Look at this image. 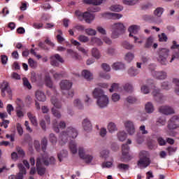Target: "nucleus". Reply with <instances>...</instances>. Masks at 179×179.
<instances>
[{
  "instance_id": "f257e3e1",
  "label": "nucleus",
  "mask_w": 179,
  "mask_h": 179,
  "mask_svg": "<svg viewBox=\"0 0 179 179\" xmlns=\"http://www.w3.org/2000/svg\"><path fill=\"white\" fill-rule=\"evenodd\" d=\"M93 97L96 99V105L100 108H104L108 106L110 99L108 96L104 94V90L100 88H95L92 92Z\"/></svg>"
},
{
  "instance_id": "f03ea898",
  "label": "nucleus",
  "mask_w": 179,
  "mask_h": 179,
  "mask_svg": "<svg viewBox=\"0 0 179 179\" xmlns=\"http://www.w3.org/2000/svg\"><path fill=\"white\" fill-rule=\"evenodd\" d=\"M77 136L78 130L72 127H69L60 134L59 136V143L62 145H65L71 138L72 139H75Z\"/></svg>"
},
{
  "instance_id": "7ed1b4c3",
  "label": "nucleus",
  "mask_w": 179,
  "mask_h": 179,
  "mask_svg": "<svg viewBox=\"0 0 179 179\" xmlns=\"http://www.w3.org/2000/svg\"><path fill=\"white\" fill-rule=\"evenodd\" d=\"M169 55H170V50L167 48H159L157 50V62L161 65H167L169 64V62L167 61Z\"/></svg>"
},
{
  "instance_id": "20e7f679",
  "label": "nucleus",
  "mask_w": 179,
  "mask_h": 179,
  "mask_svg": "<svg viewBox=\"0 0 179 179\" xmlns=\"http://www.w3.org/2000/svg\"><path fill=\"white\" fill-rule=\"evenodd\" d=\"M140 159L137 162V165L140 169H146L150 164V159L149 158V152L146 151H141L139 153Z\"/></svg>"
},
{
  "instance_id": "39448f33",
  "label": "nucleus",
  "mask_w": 179,
  "mask_h": 179,
  "mask_svg": "<svg viewBox=\"0 0 179 179\" xmlns=\"http://www.w3.org/2000/svg\"><path fill=\"white\" fill-rule=\"evenodd\" d=\"M111 38H118L120 36L124 33V30H125V26H124V24L122 22H117L111 25Z\"/></svg>"
},
{
  "instance_id": "423d86ee",
  "label": "nucleus",
  "mask_w": 179,
  "mask_h": 179,
  "mask_svg": "<svg viewBox=\"0 0 179 179\" xmlns=\"http://www.w3.org/2000/svg\"><path fill=\"white\" fill-rule=\"evenodd\" d=\"M141 30V27L139 25H131L129 27L128 31H129V37H133L134 39V43H138V44H142V41H138L139 38L136 37L134 34H138V31Z\"/></svg>"
},
{
  "instance_id": "0eeeda50",
  "label": "nucleus",
  "mask_w": 179,
  "mask_h": 179,
  "mask_svg": "<svg viewBox=\"0 0 179 179\" xmlns=\"http://www.w3.org/2000/svg\"><path fill=\"white\" fill-rule=\"evenodd\" d=\"M76 16H78L79 20H83L84 19L86 23H92V22L94 20V15L88 12L82 13L80 11L77 10L76 11Z\"/></svg>"
},
{
  "instance_id": "6e6552de",
  "label": "nucleus",
  "mask_w": 179,
  "mask_h": 179,
  "mask_svg": "<svg viewBox=\"0 0 179 179\" xmlns=\"http://www.w3.org/2000/svg\"><path fill=\"white\" fill-rule=\"evenodd\" d=\"M50 65H52V66H59V63L64 64V59L58 54L52 55L50 57Z\"/></svg>"
},
{
  "instance_id": "1a4fd4ad",
  "label": "nucleus",
  "mask_w": 179,
  "mask_h": 179,
  "mask_svg": "<svg viewBox=\"0 0 179 179\" xmlns=\"http://www.w3.org/2000/svg\"><path fill=\"white\" fill-rule=\"evenodd\" d=\"M0 89L1 90L2 97H5V96H6V94L5 93L6 92H7L9 96H12V90L10 89V87H9V83L8 82L3 81L1 84Z\"/></svg>"
},
{
  "instance_id": "9d476101",
  "label": "nucleus",
  "mask_w": 179,
  "mask_h": 179,
  "mask_svg": "<svg viewBox=\"0 0 179 179\" xmlns=\"http://www.w3.org/2000/svg\"><path fill=\"white\" fill-rule=\"evenodd\" d=\"M152 76L157 80H164L167 79V73L165 71H152Z\"/></svg>"
},
{
  "instance_id": "9b49d317",
  "label": "nucleus",
  "mask_w": 179,
  "mask_h": 179,
  "mask_svg": "<svg viewBox=\"0 0 179 179\" xmlns=\"http://www.w3.org/2000/svg\"><path fill=\"white\" fill-rule=\"evenodd\" d=\"M78 155L81 159L85 160V163H92L93 160V157L89 155L85 152V150L83 148L78 149Z\"/></svg>"
},
{
  "instance_id": "f8f14e48",
  "label": "nucleus",
  "mask_w": 179,
  "mask_h": 179,
  "mask_svg": "<svg viewBox=\"0 0 179 179\" xmlns=\"http://www.w3.org/2000/svg\"><path fill=\"white\" fill-rule=\"evenodd\" d=\"M124 127L129 135H134L135 134V124L131 120H126L124 122Z\"/></svg>"
},
{
  "instance_id": "ddd939ff",
  "label": "nucleus",
  "mask_w": 179,
  "mask_h": 179,
  "mask_svg": "<svg viewBox=\"0 0 179 179\" xmlns=\"http://www.w3.org/2000/svg\"><path fill=\"white\" fill-rule=\"evenodd\" d=\"M122 152L124 160H131L132 159V157L129 155V145L128 144L122 145Z\"/></svg>"
},
{
  "instance_id": "4468645a",
  "label": "nucleus",
  "mask_w": 179,
  "mask_h": 179,
  "mask_svg": "<svg viewBox=\"0 0 179 179\" xmlns=\"http://www.w3.org/2000/svg\"><path fill=\"white\" fill-rule=\"evenodd\" d=\"M171 49L175 50L172 55L170 62H173L174 59H177L179 58V45L177 44V42L176 41H173V45L171 46Z\"/></svg>"
},
{
  "instance_id": "2eb2a0df",
  "label": "nucleus",
  "mask_w": 179,
  "mask_h": 179,
  "mask_svg": "<svg viewBox=\"0 0 179 179\" xmlns=\"http://www.w3.org/2000/svg\"><path fill=\"white\" fill-rule=\"evenodd\" d=\"M43 160L41 159V158L38 157L36 159V169H37V172L39 176H44V174H45V168L42 167L41 164H43Z\"/></svg>"
},
{
  "instance_id": "dca6fc26",
  "label": "nucleus",
  "mask_w": 179,
  "mask_h": 179,
  "mask_svg": "<svg viewBox=\"0 0 179 179\" xmlns=\"http://www.w3.org/2000/svg\"><path fill=\"white\" fill-rule=\"evenodd\" d=\"M152 96L155 101H157V103H164V96L163 94H160V90H154L152 92Z\"/></svg>"
},
{
  "instance_id": "f3484780",
  "label": "nucleus",
  "mask_w": 179,
  "mask_h": 179,
  "mask_svg": "<svg viewBox=\"0 0 179 179\" xmlns=\"http://www.w3.org/2000/svg\"><path fill=\"white\" fill-rule=\"evenodd\" d=\"M159 113L164 114L165 115H170V114H174V109L171 106H164L159 108Z\"/></svg>"
},
{
  "instance_id": "a211bd4d",
  "label": "nucleus",
  "mask_w": 179,
  "mask_h": 179,
  "mask_svg": "<svg viewBox=\"0 0 179 179\" xmlns=\"http://www.w3.org/2000/svg\"><path fill=\"white\" fill-rule=\"evenodd\" d=\"M72 87V83L64 80H62L60 83V88L62 90L63 94H65L66 90H69Z\"/></svg>"
},
{
  "instance_id": "6ab92c4d",
  "label": "nucleus",
  "mask_w": 179,
  "mask_h": 179,
  "mask_svg": "<svg viewBox=\"0 0 179 179\" xmlns=\"http://www.w3.org/2000/svg\"><path fill=\"white\" fill-rule=\"evenodd\" d=\"M41 159L45 166H49V164H54L55 163V158H54V157L48 158L45 154Z\"/></svg>"
},
{
  "instance_id": "aec40b11",
  "label": "nucleus",
  "mask_w": 179,
  "mask_h": 179,
  "mask_svg": "<svg viewBox=\"0 0 179 179\" xmlns=\"http://www.w3.org/2000/svg\"><path fill=\"white\" fill-rule=\"evenodd\" d=\"M83 128L84 130H85L87 132H90L92 129H93V127L92 126V122L88 118H85L83 120Z\"/></svg>"
},
{
  "instance_id": "412c9836",
  "label": "nucleus",
  "mask_w": 179,
  "mask_h": 179,
  "mask_svg": "<svg viewBox=\"0 0 179 179\" xmlns=\"http://www.w3.org/2000/svg\"><path fill=\"white\" fill-rule=\"evenodd\" d=\"M103 16L106 17V19H113V20H117L118 19H121L122 17V15L114 13H105Z\"/></svg>"
},
{
  "instance_id": "4be33fe9",
  "label": "nucleus",
  "mask_w": 179,
  "mask_h": 179,
  "mask_svg": "<svg viewBox=\"0 0 179 179\" xmlns=\"http://www.w3.org/2000/svg\"><path fill=\"white\" fill-rule=\"evenodd\" d=\"M35 97L38 101L44 102L47 100V96H45V94L43 92V91L38 90L36 92Z\"/></svg>"
},
{
  "instance_id": "5701e85b",
  "label": "nucleus",
  "mask_w": 179,
  "mask_h": 179,
  "mask_svg": "<svg viewBox=\"0 0 179 179\" xmlns=\"http://www.w3.org/2000/svg\"><path fill=\"white\" fill-rule=\"evenodd\" d=\"M66 127V123L64 121H61L59 124L53 123V129L55 132L59 133L60 129H64Z\"/></svg>"
},
{
  "instance_id": "b1692460",
  "label": "nucleus",
  "mask_w": 179,
  "mask_h": 179,
  "mask_svg": "<svg viewBox=\"0 0 179 179\" xmlns=\"http://www.w3.org/2000/svg\"><path fill=\"white\" fill-rule=\"evenodd\" d=\"M20 172L15 176L17 179H23V176L26 175V169L23 166V164H18Z\"/></svg>"
},
{
  "instance_id": "393cba45",
  "label": "nucleus",
  "mask_w": 179,
  "mask_h": 179,
  "mask_svg": "<svg viewBox=\"0 0 179 179\" xmlns=\"http://www.w3.org/2000/svg\"><path fill=\"white\" fill-rule=\"evenodd\" d=\"M84 3L87 5H94V6H99L103 2H106V0H83Z\"/></svg>"
},
{
  "instance_id": "a878e982",
  "label": "nucleus",
  "mask_w": 179,
  "mask_h": 179,
  "mask_svg": "<svg viewBox=\"0 0 179 179\" xmlns=\"http://www.w3.org/2000/svg\"><path fill=\"white\" fill-rule=\"evenodd\" d=\"M27 117L31 121V124L34 125V127H38V122H37V117L34 116L31 112L27 113Z\"/></svg>"
},
{
  "instance_id": "bb28decb",
  "label": "nucleus",
  "mask_w": 179,
  "mask_h": 179,
  "mask_svg": "<svg viewBox=\"0 0 179 179\" xmlns=\"http://www.w3.org/2000/svg\"><path fill=\"white\" fill-rule=\"evenodd\" d=\"M44 80H45V85L48 87L52 89L53 87L52 80L51 79V76H50L49 73H46L45 75Z\"/></svg>"
},
{
  "instance_id": "cd10ccee",
  "label": "nucleus",
  "mask_w": 179,
  "mask_h": 179,
  "mask_svg": "<svg viewBox=\"0 0 179 179\" xmlns=\"http://www.w3.org/2000/svg\"><path fill=\"white\" fill-rule=\"evenodd\" d=\"M107 128L110 134H114V132H116V131H118V127H117V124H115V123L113 122H110L108 123Z\"/></svg>"
},
{
  "instance_id": "c85d7f7f",
  "label": "nucleus",
  "mask_w": 179,
  "mask_h": 179,
  "mask_svg": "<svg viewBox=\"0 0 179 179\" xmlns=\"http://www.w3.org/2000/svg\"><path fill=\"white\" fill-rule=\"evenodd\" d=\"M50 101L52 104V106H54V107H55V108H61V107H62V104H61V102L59 100H58V99H57V96H52L50 99Z\"/></svg>"
},
{
  "instance_id": "c756f323",
  "label": "nucleus",
  "mask_w": 179,
  "mask_h": 179,
  "mask_svg": "<svg viewBox=\"0 0 179 179\" xmlns=\"http://www.w3.org/2000/svg\"><path fill=\"white\" fill-rule=\"evenodd\" d=\"M90 45H98V46H101L103 45V42L101 41V39L97 37H92L91 38L90 41Z\"/></svg>"
},
{
  "instance_id": "7c9ffc66",
  "label": "nucleus",
  "mask_w": 179,
  "mask_h": 179,
  "mask_svg": "<svg viewBox=\"0 0 179 179\" xmlns=\"http://www.w3.org/2000/svg\"><path fill=\"white\" fill-rule=\"evenodd\" d=\"M82 76L86 79V80H92L93 79V73L89 71L88 70H84L82 72Z\"/></svg>"
},
{
  "instance_id": "2f4dec72",
  "label": "nucleus",
  "mask_w": 179,
  "mask_h": 179,
  "mask_svg": "<svg viewBox=\"0 0 179 179\" xmlns=\"http://www.w3.org/2000/svg\"><path fill=\"white\" fill-rule=\"evenodd\" d=\"M92 55L96 59H100L101 58V53H100V50L97 49V48H93L91 50Z\"/></svg>"
},
{
  "instance_id": "473e14b6",
  "label": "nucleus",
  "mask_w": 179,
  "mask_h": 179,
  "mask_svg": "<svg viewBox=\"0 0 179 179\" xmlns=\"http://www.w3.org/2000/svg\"><path fill=\"white\" fill-rule=\"evenodd\" d=\"M143 20L150 22V23H156V17L152 15H144L143 16Z\"/></svg>"
},
{
  "instance_id": "72a5a7b5",
  "label": "nucleus",
  "mask_w": 179,
  "mask_h": 179,
  "mask_svg": "<svg viewBox=\"0 0 179 179\" xmlns=\"http://www.w3.org/2000/svg\"><path fill=\"white\" fill-rule=\"evenodd\" d=\"M145 109L148 114H152V113L155 111V106H153V103H152V102H148L145 104Z\"/></svg>"
},
{
  "instance_id": "f704fd0d",
  "label": "nucleus",
  "mask_w": 179,
  "mask_h": 179,
  "mask_svg": "<svg viewBox=\"0 0 179 179\" xmlns=\"http://www.w3.org/2000/svg\"><path fill=\"white\" fill-rule=\"evenodd\" d=\"M31 80L34 83L37 81L40 82L41 80V74H37L36 73H31Z\"/></svg>"
},
{
  "instance_id": "c9c22d12",
  "label": "nucleus",
  "mask_w": 179,
  "mask_h": 179,
  "mask_svg": "<svg viewBox=\"0 0 179 179\" xmlns=\"http://www.w3.org/2000/svg\"><path fill=\"white\" fill-rule=\"evenodd\" d=\"M69 148L71 152L75 155V153H78V148L76 147V143L75 141H71L69 143Z\"/></svg>"
},
{
  "instance_id": "e433bc0d",
  "label": "nucleus",
  "mask_w": 179,
  "mask_h": 179,
  "mask_svg": "<svg viewBox=\"0 0 179 179\" xmlns=\"http://www.w3.org/2000/svg\"><path fill=\"white\" fill-rule=\"evenodd\" d=\"M50 73H52L54 79H55L56 80L61 79V78H62L64 76L63 73H58L54 70H50Z\"/></svg>"
},
{
  "instance_id": "4c0bfd02",
  "label": "nucleus",
  "mask_w": 179,
  "mask_h": 179,
  "mask_svg": "<svg viewBox=\"0 0 179 179\" xmlns=\"http://www.w3.org/2000/svg\"><path fill=\"white\" fill-rule=\"evenodd\" d=\"M112 68L115 71H120V69H124V68H125V66L121 62H116L113 64Z\"/></svg>"
},
{
  "instance_id": "58836bf2",
  "label": "nucleus",
  "mask_w": 179,
  "mask_h": 179,
  "mask_svg": "<svg viewBox=\"0 0 179 179\" xmlns=\"http://www.w3.org/2000/svg\"><path fill=\"white\" fill-rule=\"evenodd\" d=\"M163 12H164V8L162 7H158L154 10V15L157 17H162V15H163Z\"/></svg>"
},
{
  "instance_id": "ea45409f",
  "label": "nucleus",
  "mask_w": 179,
  "mask_h": 179,
  "mask_svg": "<svg viewBox=\"0 0 179 179\" xmlns=\"http://www.w3.org/2000/svg\"><path fill=\"white\" fill-rule=\"evenodd\" d=\"M141 0H122V2L124 5H128L129 6H134V5H136L138 2H140Z\"/></svg>"
},
{
  "instance_id": "a19ab883",
  "label": "nucleus",
  "mask_w": 179,
  "mask_h": 179,
  "mask_svg": "<svg viewBox=\"0 0 179 179\" xmlns=\"http://www.w3.org/2000/svg\"><path fill=\"white\" fill-rule=\"evenodd\" d=\"M154 41H155V39L153 38V37L152 36L148 37L145 41V48H150V47L153 45Z\"/></svg>"
},
{
  "instance_id": "79ce46f5",
  "label": "nucleus",
  "mask_w": 179,
  "mask_h": 179,
  "mask_svg": "<svg viewBox=\"0 0 179 179\" xmlns=\"http://www.w3.org/2000/svg\"><path fill=\"white\" fill-rule=\"evenodd\" d=\"M134 58H135L134 53L129 52L125 55L124 59L127 61V62H131Z\"/></svg>"
},
{
  "instance_id": "37998d69",
  "label": "nucleus",
  "mask_w": 179,
  "mask_h": 179,
  "mask_svg": "<svg viewBox=\"0 0 179 179\" xmlns=\"http://www.w3.org/2000/svg\"><path fill=\"white\" fill-rule=\"evenodd\" d=\"M114 163V159H111V161L103 162L101 164L102 169H110L113 167V164Z\"/></svg>"
},
{
  "instance_id": "c03bdc74",
  "label": "nucleus",
  "mask_w": 179,
  "mask_h": 179,
  "mask_svg": "<svg viewBox=\"0 0 179 179\" xmlns=\"http://www.w3.org/2000/svg\"><path fill=\"white\" fill-rule=\"evenodd\" d=\"M67 52L71 55V57H72V58H74V59H79V54L72 50V49H68Z\"/></svg>"
},
{
  "instance_id": "a18cd8bd",
  "label": "nucleus",
  "mask_w": 179,
  "mask_h": 179,
  "mask_svg": "<svg viewBox=\"0 0 179 179\" xmlns=\"http://www.w3.org/2000/svg\"><path fill=\"white\" fill-rule=\"evenodd\" d=\"M73 104L75 107H77L78 110H83V104L82 103V101L79 99H76L73 101Z\"/></svg>"
},
{
  "instance_id": "49530a36",
  "label": "nucleus",
  "mask_w": 179,
  "mask_h": 179,
  "mask_svg": "<svg viewBox=\"0 0 179 179\" xmlns=\"http://www.w3.org/2000/svg\"><path fill=\"white\" fill-rule=\"evenodd\" d=\"M122 45L123 48H125V50H132V48L134 47V45L129 43V42L127 41H123Z\"/></svg>"
},
{
  "instance_id": "de8ad7c7",
  "label": "nucleus",
  "mask_w": 179,
  "mask_h": 179,
  "mask_svg": "<svg viewBox=\"0 0 179 179\" xmlns=\"http://www.w3.org/2000/svg\"><path fill=\"white\" fill-rule=\"evenodd\" d=\"M128 73L130 76H136V75L139 73V71H138V69H135L134 67H131L128 70Z\"/></svg>"
},
{
  "instance_id": "09e8293b",
  "label": "nucleus",
  "mask_w": 179,
  "mask_h": 179,
  "mask_svg": "<svg viewBox=\"0 0 179 179\" xmlns=\"http://www.w3.org/2000/svg\"><path fill=\"white\" fill-rule=\"evenodd\" d=\"M117 138L120 142H124L127 139V133L125 131H120L117 134Z\"/></svg>"
},
{
  "instance_id": "8fccbe9b",
  "label": "nucleus",
  "mask_w": 179,
  "mask_h": 179,
  "mask_svg": "<svg viewBox=\"0 0 179 179\" xmlns=\"http://www.w3.org/2000/svg\"><path fill=\"white\" fill-rule=\"evenodd\" d=\"M85 31L87 36H96V34H97L96 29H93L92 28L85 29Z\"/></svg>"
},
{
  "instance_id": "3c124183",
  "label": "nucleus",
  "mask_w": 179,
  "mask_h": 179,
  "mask_svg": "<svg viewBox=\"0 0 179 179\" xmlns=\"http://www.w3.org/2000/svg\"><path fill=\"white\" fill-rule=\"evenodd\" d=\"M161 87L163 90H170V89H171V85H170V83L168 81H164L161 84Z\"/></svg>"
},
{
  "instance_id": "603ef678",
  "label": "nucleus",
  "mask_w": 179,
  "mask_h": 179,
  "mask_svg": "<svg viewBox=\"0 0 179 179\" xmlns=\"http://www.w3.org/2000/svg\"><path fill=\"white\" fill-rule=\"evenodd\" d=\"M173 83L176 85V88H175V93L179 96V79L178 78H173L172 80Z\"/></svg>"
},
{
  "instance_id": "864d4df0",
  "label": "nucleus",
  "mask_w": 179,
  "mask_h": 179,
  "mask_svg": "<svg viewBox=\"0 0 179 179\" xmlns=\"http://www.w3.org/2000/svg\"><path fill=\"white\" fill-rule=\"evenodd\" d=\"M66 156H68V151H66V150H62L60 153H59L57 155V157H58L59 162H62V159L64 157H66Z\"/></svg>"
},
{
  "instance_id": "5fc2aeb1",
  "label": "nucleus",
  "mask_w": 179,
  "mask_h": 179,
  "mask_svg": "<svg viewBox=\"0 0 179 179\" xmlns=\"http://www.w3.org/2000/svg\"><path fill=\"white\" fill-rule=\"evenodd\" d=\"M110 10H113V12H121L123 8L122 6L120 5H113L110 6Z\"/></svg>"
},
{
  "instance_id": "6e6d98bb",
  "label": "nucleus",
  "mask_w": 179,
  "mask_h": 179,
  "mask_svg": "<svg viewBox=\"0 0 179 179\" xmlns=\"http://www.w3.org/2000/svg\"><path fill=\"white\" fill-rule=\"evenodd\" d=\"M52 110V113L54 115V117H55L56 118H61L62 115H61V112H59V110H57L55 108H52L51 109Z\"/></svg>"
},
{
  "instance_id": "4d7b16f0",
  "label": "nucleus",
  "mask_w": 179,
  "mask_h": 179,
  "mask_svg": "<svg viewBox=\"0 0 179 179\" xmlns=\"http://www.w3.org/2000/svg\"><path fill=\"white\" fill-rule=\"evenodd\" d=\"M16 115L18 118H23L24 117V113L22 108H16Z\"/></svg>"
},
{
  "instance_id": "13d9d810",
  "label": "nucleus",
  "mask_w": 179,
  "mask_h": 179,
  "mask_svg": "<svg viewBox=\"0 0 179 179\" xmlns=\"http://www.w3.org/2000/svg\"><path fill=\"white\" fill-rule=\"evenodd\" d=\"M49 138V141L50 143H52V145H57V136H55V134H50Z\"/></svg>"
},
{
  "instance_id": "bf43d9fd",
  "label": "nucleus",
  "mask_w": 179,
  "mask_h": 179,
  "mask_svg": "<svg viewBox=\"0 0 179 179\" xmlns=\"http://www.w3.org/2000/svg\"><path fill=\"white\" fill-rule=\"evenodd\" d=\"M124 90H125V92H127V93H131L134 90V87L132 86V85L127 83L125 84V85L124 86Z\"/></svg>"
},
{
  "instance_id": "052dcab7",
  "label": "nucleus",
  "mask_w": 179,
  "mask_h": 179,
  "mask_svg": "<svg viewBox=\"0 0 179 179\" xmlns=\"http://www.w3.org/2000/svg\"><path fill=\"white\" fill-rule=\"evenodd\" d=\"M41 145H42V150L43 152H45V149H47V145H48V141L47 140V138H43L41 141Z\"/></svg>"
},
{
  "instance_id": "680f3d73",
  "label": "nucleus",
  "mask_w": 179,
  "mask_h": 179,
  "mask_svg": "<svg viewBox=\"0 0 179 179\" xmlns=\"http://www.w3.org/2000/svg\"><path fill=\"white\" fill-rule=\"evenodd\" d=\"M78 41H80V43H89V37L85 36V35H80L78 38Z\"/></svg>"
},
{
  "instance_id": "e2e57ef3",
  "label": "nucleus",
  "mask_w": 179,
  "mask_h": 179,
  "mask_svg": "<svg viewBox=\"0 0 179 179\" xmlns=\"http://www.w3.org/2000/svg\"><path fill=\"white\" fill-rule=\"evenodd\" d=\"M143 141H145V137L142 134H138L136 136L137 143H138V145H141V143H143Z\"/></svg>"
},
{
  "instance_id": "0e129e2a",
  "label": "nucleus",
  "mask_w": 179,
  "mask_h": 179,
  "mask_svg": "<svg viewBox=\"0 0 179 179\" xmlns=\"http://www.w3.org/2000/svg\"><path fill=\"white\" fill-rule=\"evenodd\" d=\"M28 64L31 68H36L37 67V62L34 61V59L29 58L28 59Z\"/></svg>"
},
{
  "instance_id": "69168bd1",
  "label": "nucleus",
  "mask_w": 179,
  "mask_h": 179,
  "mask_svg": "<svg viewBox=\"0 0 179 179\" xmlns=\"http://www.w3.org/2000/svg\"><path fill=\"white\" fill-rule=\"evenodd\" d=\"M101 157H103V159H107L108 157V155H110V151L107 150H103L100 152Z\"/></svg>"
},
{
  "instance_id": "338daca9",
  "label": "nucleus",
  "mask_w": 179,
  "mask_h": 179,
  "mask_svg": "<svg viewBox=\"0 0 179 179\" xmlns=\"http://www.w3.org/2000/svg\"><path fill=\"white\" fill-rule=\"evenodd\" d=\"M159 41L162 43H166V41H167L168 40L167 36L164 33H162V34L159 35Z\"/></svg>"
},
{
  "instance_id": "774afa93",
  "label": "nucleus",
  "mask_w": 179,
  "mask_h": 179,
  "mask_svg": "<svg viewBox=\"0 0 179 179\" xmlns=\"http://www.w3.org/2000/svg\"><path fill=\"white\" fill-rule=\"evenodd\" d=\"M106 54H108V55H115V48H108L107 50H106Z\"/></svg>"
}]
</instances>
